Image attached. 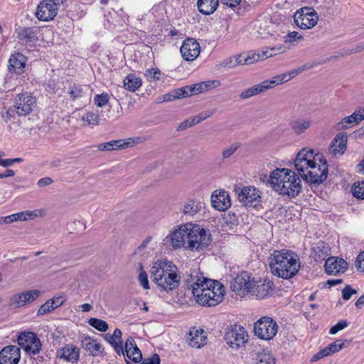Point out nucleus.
Returning a JSON list of instances; mask_svg holds the SVG:
<instances>
[{"label": "nucleus", "mask_w": 364, "mask_h": 364, "mask_svg": "<svg viewBox=\"0 0 364 364\" xmlns=\"http://www.w3.org/2000/svg\"><path fill=\"white\" fill-rule=\"evenodd\" d=\"M186 284L192 289V294L200 305L215 306L223 299V285L216 280L205 277L198 269L191 270Z\"/></svg>", "instance_id": "obj_1"}, {"label": "nucleus", "mask_w": 364, "mask_h": 364, "mask_svg": "<svg viewBox=\"0 0 364 364\" xmlns=\"http://www.w3.org/2000/svg\"><path fill=\"white\" fill-rule=\"evenodd\" d=\"M294 165L301 178L309 183L320 184L328 177V168L323 155L314 150L301 149L297 154Z\"/></svg>", "instance_id": "obj_2"}, {"label": "nucleus", "mask_w": 364, "mask_h": 364, "mask_svg": "<svg viewBox=\"0 0 364 364\" xmlns=\"http://www.w3.org/2000/svg\"><path fill=\"white\" fill-rule=\"evenodd\" d=\"M272 273L285 279L294 277L301 268L298 255L288 250H274L269 258Z\"/></svg>", "instance_id": "obj_3"}, {"label": "nucleus", "mask_w": 364, "mask_h": 364, "mask_svg": "<svg viewBox=\"0 0 364 364\" xmlns=\"http://www.w3.org/2000/svg\"><path fill=\"white\" fill-rule=\"evenodd\" d=\"M268 181L274 191L289 198L297 196L302 189L300 178L288 168L274 169Z\"/></svg>", "instance_id": "obj_4"}, {"label": "nucleus", "mask_w": 364, "mask_h": 364, "mask_svg": "<svg viewBox=\"0 0 364 364\" xmlns=\"http://www.w3.org/2000/svg\"><path fill=\"white\" fill-rule=\"evenodd\" d=\"M176 269L173 262L158 260L151 268V278L163 290L173 291L178 287L181 282V277L176 272Z\"/></svg>", "instance_id": "obj_5"}, {"label": "nucleus", "mask_w": 364, "mask_h": 364, "mask_svg": "<svg viewBox=\"0 0 364 364\" xmlns=\"http://www.w3.org/2000/svg\"><path fill=\"white\" fill-rule=\"evenodd\" d=\"M311 68H312V65L305 64L303 66L291 70L288 73L274 76L272 80H264L262 82L255 85L254 86L242 92L240 95V98L241 100L250 98L252 96L269 90L276 85H282L289 81L303 71L310 69Z\"/></svg>", "instance_id": "obj_6"}, {"label": "nucleus", "mask_w": 364, "mask_h": 364, "mask_svg": "<svg viewBox=\"0 0 364 364\" xmlns=\"http://www.w3.org/2000/svg\"><path fill=\"white\" fill-rule=\"evenodd\" d=\"M187 245L185 249L191 251H200L206 248L211 242L212 238L208 230L199 225L188 223Z\"/></svg>", "instance_id": "obj_7"}, {"label": "nucleus", "mask_w": 364, "mask_h": 364, "mask_svg": "<svg viewBox=\"0 0 364 364\" xmlns=\"http://www.w3.org/2000/svg\"><path fill=\"white\" fill-rule=\"evenodd\" d=\"M248 337L247 332L243 326L235 324L228 328L224 339L231 348L237 350L247 343Z\"/></svg>", "instance_id": "obj_8"}, {"label": "nucleus", "mask_w": 364, "mask_h": 364, "mask_svg": "<svg viewBox=\"0 0 364 364\" xmlns=\"http://www.w3.org/2000/svg\"><path fill=\"white\" fill-rule=\"evenodd\" d=\"M279 326L271 317L263 316L255 323L254 331L260 339L271 340L277 334Z\"/></svg>", "instance_id": "obj_9"}, {"label": "nucleus", "mask_w": 364, "mask_h": 364, "mask_svg": "<svg viewBox=\"0 0 364 364\" xmlns=\"http://www.w3.org/2000/svg\"><path fill=\"white\" fill-rule=\"evenodd\" d=\"M255 287V282L250 279V276L247 272H242L237 274L230 285L231 289L240 296L252 293V289Z\"/></svg>", "instance_id": "obj_10"}, {"label": "nucleus", "mask_w": 364, "mask_h": 364, "mask_svg": "<svg viewBox=\"0 0 364 364\" xmlns=\"http://www.w3.org/2000/svg\"><path fill=\"white\" fill-rule=\"evenodd\" d=\"M18 345L29 355H36L41 349V343L36 334L33 332L21 333L18 337Z\"/></svg>", "instance_id": "obj_11"}, {"label": "nucleus", "mask_w": 364, "mask_h": 364, "mask_svg": "<svg viewBox=\"0 0 364 364\" xmlns=\"http://www.w3.org/2000/svg\"><path fill=\"white\" fill-rule=\"evenodd\" d=\"M36 98L28 92L18 94L15 100L14 109L18 116L25 117L32 112Z\"/></svg>", "instance_id": "obj_12"}, {"label": "nucleus", "mask_w": 364, "mask_h": 364, "mask_svg": "<svg viewBox=\"0 0 364 364\" xmlns=\"http://www.w3.org/2000/svg\"><path fill=\"white\" fill-rule=\"evenodd\" d=\"M294 22L301 29H309L315 26L318 17L316 12L311 9H307L306 12L302 9L296 11L294 16Z\"/></svg>", "instance_id": "obj_13"}, {"label": "nucleus", "mask_w": 364, "mask_h": 364, "mask_svg": "<svg viewBox=\"0 0 364 364\" xmlns=\"http://www.w3.org/2000/svg\"><path fill=\"white\" fill-rule=\"evenodd\" d=\"M188 223L181 225L177 229H175L168 236L167 240L174 249L181 248L187 245V233H188Z\"/></svg>", "instance_id": "obj_14"}, {"label": "nucleus", "mask_w": 364, "mask_h": 364, "mask_svg": "<svg viewBox=\"0 0 364 364\" xmlns=\"http://www.w3.org/2000/svg\"><path fill=\"white\" fill-rule=\"evenodd\" d=\"M180 51L185 60L193 61L199 55L200 47L195 39L187 38L181 45Z\"/></svg>", "instance_id": "obj_15"}, {"label": "nucleus", "mask_w": 364, "mask_h": 364, "mask_svg": "<svg viewBox=\"0 0 364 364\" xmlns=\"http://www.w3.org/2000/svg\"><path fill=\"white\" fill-rule=\"evenodd\" d=\"M58 14V9L47 0L41 1L37 6L36 17L41 21L53 20Z\"/></svg>", "instance_id": "obj_16"}, {"label": "nucleus", "mask_w": 364, "mask_h": 364, "mask_svg": "<svg viewBox=\"0 0 364 364\" xmlns=\"http://www.w3.org/2000/svg\"><path fill=\"white\" fill-rule=\"evenodd\" d=\"M139 137L128 138L125 139L112 140L98 145L100 151H112L116 149H126L140 141Z\"/></svg>", "instance_id": "obj_17"}, {"label": "nucleus", "mask_w": 364, "mask_h": 364, "mask_svg": "<svg viewBox=\"0 0 364 364\" xmlns=\"http://www.w3.org/2000/svg\"><path fill=\"white\" fill-rule=\"evenodd\" d=\"M21 350L16 346H7L0 351V364H18Z\"/></svg>", "instance_id": "obj_18"}, {"label": "nucleus", "mask_w": 364, "mask_h": 364, "mask_svg": "<svg viewBox=\"0 0 364 364\" xmlns=\"http://www.w3.org/2000/svg\"><path fill=\"white\" fill-rule=\"evenodd\" d=\"M348 268V263L343 259L331 257L325 263L326 272L329 275L343 273Z\"/></svg>", "instance_id": "obj_19"}, {"label": "nucleus", "mask_w": 364, "mask_h": 364, "mask_svg": "<svg viewBox=\"0 0 364 364\" xmlns=\"http://www.w3.org/2000/svg\"><path fill=\"white\" fill-rule=\"evenodd\" d=\"M211 203L220 211L226 210L231 205L228 193L225 191H215L211 196Z\"/></svg>", "instance_id": "obj_20"}, {"label": "nucleus", "mask_w": 364, "mask_h": 364, "mask_svg": "<svg viewBox=\"0 0 364 364\" xmlns=\"http://www.w3.org/2000/svg\"><path fill=\"white\" fill-rule=\"evenodd\" d=\"M57 357L73 363H76L80 358V349L73 344H67L59 348L56 353Z\"/></svg>", "instance_id": "obj_21"}, {"label": "nucleus", "mask_w": 364, "mask_h": 364, "mask_svg": "<svg viewBox=\"0 0 364 364\" xmlns=\"http://www.w3.org/2000/svg\"><path fill=\"white\" fill-rule=\"evenodd\" d=\"M238 198L239 200L245 206L250 207L252 206L254 202L260 198L259 191L255 187L246 186L238 193Z\"/></svg>", "instance_id": "obj_22"}, {"label": "nucleus", "mask_w": 364, "mask_h": 364, "mask_svg": "<svg viewBox=\"0 0 364 364\" xmlns=\"http://www.w3.org/2000/svg\"><path fill=\"white\" fill-rule=\"evenodd\" d=\"M347 134L341 132L338 134L333 139L329 147V152L333 156L343 154L346 150Z\"/></svg>", "instance_id": "obj_23"}, {"label": "nucleus", "mask_w": 364, "mask_h": 364, "mask_svg": "<svg viewBox=\"0 0 364 364\" xmlns=\"http://www.w3.org/2000/svg\"><path fill=\"white\" fill-rule=\"evenodd\" d=\"M207 337L205 333L202 329H198L196 327L190 330L188 337L187 338L189 345L191 347L199 348L203 346L206 343Z\"/></svg>", "instance_id": "obj_24"}, {"label": "nucleus", "mask_w": 364, "mask_h": 364, "mask_svg": "<svg viewBox=\"0 0 364 364\" xmlns=\"http://www.w3.org/2000/svg\"><path fill=\"white\" fill-rule=\"evenodd\" d=\"M125 356L134 363H139L142 360V354L139 348L136 346L134 340L129 337L127 339L125 344Z\"/></svg>", "instance_id": "obj_25"}, {"label": "nucleus", "mask_w": 364, "mask_h": 364, "mask_svg": "<svg viewBox=\"0 0 364 364\" xmlns=\"http://www.w3.org/2000/svg\"><path fill=\"white\" fill-rule=\"evenodd\" d=\"M9 62V70L10 73L14 72L16 74L20 75L23 72L26 60L22 54L16 53L11 55Z\"/></svg>", "instance_id": "obj_26"}, {"label": "nucleus", "mask_w": 364, "mask_h": 364, "mask_svg": "<svg viewBox=\"0 0 364 364\" xmlns=\"http://www.w3.org/2000/svg\"><path fill=\"white\" fill-rule=\"evenodd\" d=\"M218 0H198L197 6L199 11L205 15L212 14L218 8Z\"/></svg>", "instance_id": "obj_27"}, {"label": "nucleus", "mask_w": 364, "mask_h": 364, "mask_svg": "<svg viewBox=\"0 0 364 364\" xmlns=\"http://www.w3.org/2000/svg\"><path fill=\"white\" fill-rule=\"evenodd\" d=\"M312 124L309 119H296L290 123V126L294 132L296 134H301L308 129Z\"/></svg>", "instance_id": "obj_28"}, {"label": "nucleus", "mask_w": 364, "mask_h": 364, "mask_svg": "<svg viewBox=\"0 0 364 364\" xmlns=\"http://www.w3.org/2000/svg\"><path fill=\"white\" fill-rule=\"evenodd\" d=\"M17 36L20 40H25L26 42H33L38 39L37 29L31 27L19 28L17 31Z\"/></svg>", "instance_id": "obj_29"}, {"label": "nucleus", "mask_w": 364, "mask_h": 364, "mask_svg": "<svg viewBox=\"0 0 364 364\" xmlns=\"http://www.w3.org/2000/svg\"><path fill=\"white\" fill-rule=\"evenodd\" d=\"M82 345L86 351L94 356L99 355L101 352V345L96 340L91 339L90 338L84 339L82 341Z\"/></svg>", "instance_id": "obj_30"}, {"label": "nucleus", "mask_w": 364, "mask_h": 364, "mask_svg": "<svg viewBox=\"0 0 364 364\" xmlns=\"http://www.w3.org/2000/svg\"><path fill=\"white\" fill-rule=\"evenodd\" d=\"M141 85V80L140 77H136L134 74H129L124 80V87L131 91L135 92Z\"/></svg>", "instance_id": "obj_31"}, {"label": "nucleus", "mask_w": 364, "mask_h": 364, "mask_svg": "<svg viewBox=\"0 0 364 364\" xmlns=\"http://www.w3.org/2000/svg\"><path fill=\"white\" fill-rule=\"evenodd\" d=\"M272 291V287L269 282L257 284L252 289V293L256 296L257 299H264L268 296Z\"/></svg>", "instance_id": "obj_32"}, {"label": "nucleus", "mask_w": 364, "mask_h": 364, "mask_svg": "<svg viewBox=\"0 0 364 364\" xmlns=\"http://www.w3.org/2000/svg\"><path fill=\"white\" fill-rule=\"evenodd\" d=\"M255 360V364H275L276 363L274 356L264 350L257 355Z\"/></svg>", "instance_id": "obj_33"}, {"label": "nucleus", "mask_w": 364, "mask_h": 364, "mask_svg": "<svg viewBox=\"0 0 364 364\" xmlns=\"http://www.w3.org/2000/svg\"><path fill=\"white\" fill-rule=\"evenodd\" d=\"M259 61L258 55L256 53H249L247 55H240L238 56H235V62H237V65H250L254 63L255 62Z\"/></svg>", "instance_id": "obj_34"}, {"label": "nucleus", "mask_w": 364, "mask_h": 364, "mask_svg": "<svg viewBox=\"0 0 364 364\" xmlns=\"http://www.w3.org/2000/svg\"><path fill=\"white\" fill-rule=\"evenodd\" d=\"M199 203L195 200H189L183 205V213L185 215H193L199 211Z\"/></svg>", "instance_id": "obj_35"}, {"label": "nucleus", "mask_w": 364, "mask_h": 364, "mask_svg": "<svg viewBox=\"0 0 364 364\" xmlns=\"http://www.w3.org/2000/svg\"><path fill=\"white\" fill-rule=\"evenodd\" d=\"M351 343V341L350 340H337L335 342L330 343L328 346L330 349H331L332 354L338 352L343 348H348Z\"/></svg>", "instance_id": "obj_36"}, {"label": "nucleus", "mask_w": 364, "mask_h": 364, "mask_svg": "<svg viewBox=\"0 0 364 364\" xmlns=\"http://www.w3.org/2000/svg\"><path fill=\"white\" fill-rule=\"evenodd\" d=\"M88 323L101 332H105L108 329L107 323L102 319L91 318L89 319Z\"/></svg>", "instance_id": "obj_37"}, {"label": "nucleus", "mask_w": 364, "mask_h": 364, "mask_svg": "<svg viewBox=\"0 0 364 364\" xmlns=\"http://www.w3.org/2000/svg\"><path fill=\"white\" fill-rule=\"evenodd\" d=\"M356 125L354 123V121L351 118V116H347L342 119L339 122H338L336 125V128L337 130H346L353 126Z\"/></svg>", "instance_id": "obj_38"}, {"label": "nucleus", "mask_w": 364, "mask_h": 364, "mask_svg": "<svg viewBox=\"0 0 364 364\" xmlns=\"http://www.w3.org/2000/svg\"><path fill=\"white\" fill-rule=\"evenodd\" d=\"M37 214L34 211H23L12 214L13 221H25L28 218L36 217Z\"/></svg>", "instance_id": "obj_39"}, {"label": "nucleus", "mask_w": 364, "mask_h": 364, "mask_svg": "<svg viewBox=\"0 0 364 364\" xmlns=\"http://www.w3.org/2000/svg\"><path fill=\"white\" fill-rule=\"evenodd\" d=\"M352 191L355 198L364 199V181L354 183Z\"/></svg>", "instance_id": "obj_40"}, {"label": "nucleus", "mask_w": 364, "mask_h": 364, "mask_svg": "<svg viewBox=\"0 0 364 364\" xmlns=\"http://www.w3.org/2000/svg\"><path fill=\"white\" fill-rule=\"evenodd\" d=\"M22 296H23V294H21V293L16 294L13 295L9 299V306L12 309H16V308H19V307L24 306Z\"/></svg>", "instance_id": "obj_41"}, {"label": "nucleus", "mask_w": 364, "mask_h": 364, "mask_svg": "<svg viewBox=\"0 0 364 364\" xmlns=\"http://www.w3.org/2000/svg\"><path fill=\"white\" fill-rule=\"evenodd\" d=\"M82 120L89 125H98L100 124V116L97 113L87 112L82 117Z\"/></svg>", "instance_id": "obj_42"}, {"label": "nucleus", "mask_w": 364, "mask_h": 364, "mask_svg": "<svg viewBox=\"0 0 364 364\" xmlns=\"http://www.w3.org/2000/svg\"><path fill=\"white\" fill-rule=\"evenodd\" d=\"M122 331L119 328H116L112 335L107 334L106 338L110 344L122 343Z\"/></svg>", "instance_id": "obj_43"}, {"label": "nucleus", "mask_w": 364, "mask_h": 364, "mask_svg": "<svg viewBox=\"0 0 364 364\" xmlns=\"http://www.w3.org/2000/svg\"><path fill=\"white\" fill-rule=\"evenodd\" d=\"M213 114V112L208 110L205 112H200L199 114L191 117V121H193V124L196 125L200 122L210 117Z\"/></svg>", "instance_id": "obj_44"}, {"label": "nucleus", "mask_w": 364, "mask_h": 364, "mask_svg": "<svg viewBox=\"0 0 364 364\" xmlns=\"http://www.w3.org/2000/svg\"><path fill=\"white\" fill-rule=\"evenodd\" d=\"M240 147L239 143H233L229 147L225 149L222 152L223 159H227L230 158Z\"/></svg>", "instance_id": "obj_45"}, {"label": "nucleus", "mask_w": 364, "mask_h": 364, "mask_svg": "<svg viewBox=\"0 0 364 364\" xmlns=\"http://www.w3.org/2000/svg\"><path fill=\"white\" fill-rule=\"evenodd\" d=\"M109 97L107 93H102L101 95H97L94 98V101L97 107H102L109 102Z\"/></svg>", "instance_id": "obj_46"}, {"label": "nucleus", "mask_w": 364, "mask_h": 364, "mask_svg": "<svg viewBox=\"0 0 364 364\" xmlns=\"http://www.w3.org/2000/svg\"><path fill=\"white\" fill-rule=\"evenodd\" d=\"M171 92L175 100L186 97L190 95L188 86L175 89Z\"/></svg>", "instance_id": "obj_47"}, {"label": "nucleus", "mask_w": 364, "mask_h": 364, "mask_svg": "<svg viewBox=\"0 0 364 364\" xmlns=\"http://www.w3.org/2000/svg\"><path fill=\"white\" fill-rule=\"evenodd\" d=\"M145 76L149 81L159 80L161 77V71L158 68L149 69L145 73Z\"/></svg>", "instance_id": "obj_48"}, {"label": "nucleus", "mask_w": 364, "mask_h": 364, "mask_svg": "<svg viewBox=\"0 0 364 364\" xmlns=\"http://www.w3.org/2000/svg\"><path fill=\"white\" fill-rule=\"evenodd\" d=\"M140 269L141 271L140 272V273L138 276L139 282L144 289H149V284L147 274L146 273L145 271L143 270L142 265H140Z\"/></svg>", "instance_id": "obj_49"}, {"label": "nucleus", "mask_w": 364, "mask_h": 364, "mask_svg": "<svg viewBox=\"0 0 364 364\" xmlns=\"http://www.w3.org/2000/svg\"><path fill=\"white\" fill-rule=\"evenodd\" d=\"M348 325V323L346 320H341L338 321L335 326H332L330 328L329 333L331 334H336L338 331L343 330V328H346Z\"/></svg>", "instance_id": "obj_50"}, {"label": "nucleus", "mask_w": 364, "mask_h": 364, "mask_svg": "<svg viewBox=\"0 0 364 364\" xmlns=\"http://www.w3.org/2000/svg\"><path fill=\"white\" fill-rule=\"evenodd\" d=\"M331 349H330L329 346H326V348L321 350L319 352H318L316 354H315L313 356L312 361H316L318 360L321 358H323L326 356L331 355Z\"/></svg>", "instance_id": "obj_51"}, {"label": "nucleus", "mask_w": 364, "mask_h": 364, "mask_svg": "<svg viewBox=\"0 0 364 364\" xmlns=\"http://www.w3.org/2000/svg\"><path fill=\"white\" fill-rule=\"evenodd\" d=\"M53 310H54L53 306H52L48 300L45 304H42L39 307V309L37 311V314H38V316L44 315L47 313H49V312L53 311Z\"/></svg>", "instance_id": "obj_52"}, {"label": "nucleus", "mask_w": 364, "mask_h": 364, "mask_svg": "<svg viewBox=\"0 0 364 364\" xmlns=\"http://www.w3.org/2000/svg\"><path fill=\"white\" fill-rule=\"evenodd\" d=\"M203 86H205V85H203L202 82L188 86L190 95H196L204 92Z\"/></svg>", "instance_id": "obj_53"}, {"label": "nucleus", "mask_w": 364, "mask_h": 364, "mask_svg": "<svg viewBox=\"0 0 364 364\" xmlns=\"http://www.w3.org/2000/svg\"><path fill=\"white\" fill-rule=\"evenodd\" d=\"M82 92H83L82 87L80 86L74 85L70 87L69 94L70 95V97L73 98V100H75L76 99L82 97Z\"/></svg>", "instance_id": "obj_54"}, {"label": "nucleus", "mask_w": 364, "mask_h": 364, "mask_svg": "<svg viewBox=\"0 0 364 364\" xmlns=\"http://www.w3.org/2000/svg\"><path fill=\"white\" fill-rule=\"evenodd\" d=\"M357 293L355 289H353L350 286L347 285L342 291V297L344 300H348L350 299L353 294Z\"/></svg>", "instance_id": "obj_55"}, {"label": "nucleus", "mask_w": 364, "mask_h": 364, "mask_svg": "<svg viewBox=\"0 0 364 364\" xmlns=\"http://www.w3.org/2000/svg\"><path fill=\"white\" fill-rule=\"evenodd\" d=\"M274 50V48H270L269 50H267L266 51H262L261 53H257L259 57V60H264L269 57L276 55Z\"/></svg>", "instance_id": "obj_56"}, {"label": "nucleus", "mask_w": 364, "mask_h": 364, "mask_svg": "<svg viewBox=\"0 0 364 364\" xmlns=\"http://www.w3.org/2000/svg\"><path fill=\"white\" fill-rule=\"evenodd\" d=\"M141 364H160V357L158 354H154L152 357L141 360Z\"/></svg>", "instance_id": "obj_57"}, {"label": "nucleus", "mask_w": 364, "mask_h": 364, "mask_svg": "<svg viewBox=\"0 0 364 364\" xmlns=\"http://www.w3.org/2000/svg\"><path fill=\"white\" fill-rule=\"evenodd\" d=\"M235 56L225 59L222 61L221 65L223 67H227L229 68H235L237 65V62H235Z\"/></svg>", "instance_id": "obj_58"}, {"label": "nucleus", "mask_w": 364, "mask_h": 364, "mask_svg": "<svg viewBox=\"0 0 364 364\" xmlns=\"http://www.w3.org/2000/svg\"><path fill=\"white\" fill-rule=\"evenodd\" d=\"M350 116L355 124H358L364 119V113L360 110L355 111Z\"/></svg>", "instance_id": "obj_59"}, {"label": "nucleus", "mask_w": 364, "mask_h": 364, "mask_svg": "<svg viewBox=\"0 0 364 364\" xmlns=\"http://www.w3.org/2000/svg\"><path fill=\"white\" fill-rule=\"evenodd\" d=\"M241 1L242 0H218V2L234 9L240 4Z\"/></svg>", "instance_id": "obj_60"}, {"label": "nucleus", "mask_w": 364, "mask_h": 364, "mask_svg": "<svg viewBox=\"0 0 364 364\" xmlns=\"http://www.w3.org/2000/svg\"><path fill=\"white\" fill-rule=\"evenodd\" d=\"M26 293L30 302L35 301L41 295V291L37 289L26 291Z\"/></svg>", "instance_id": "obj_61"}, {"label": "nucleus", "mask_w": 364, "mask_h": 364, "mask_svg": "<svg viewBox=\"0 0 364 364\" xmlns=\"http://www.w3.org/2000/svg\"><path fill=\"white\" fill-rule=\"evenodd\" d=\"M355 266L357 269L364 272V252L359 254L355 260Z\"/></svg>", "instance_id": "obj_62"}, {"label": "nucleus", "mask_w": 364, "mask_h": 364, "mask_svg": "<svg viewBox=\"0 0 364 364\" xmlns=\"http://www.w3.org/2000/svg\"><path fill=\"white\" fill-rule=\"evenodd\" d=\"M302 38V36L300 35L298 32L296 31H293V32H291L289 33L287 36H286V40L285 41L286 42H294L297 39H301Z\"/></svg>", "instance_id": "obj_63"}, {"label": "nucleus", "mask_w": 364, "mask_h": 364, "mask_svg": "<svg viewBox=\"0 0 364 364\" xmlns=\"http://www.w3.org/2000/svg\"><path fill=\"white\" fill-rule=\"evenodd\" d=\"M193 126V121H191V117L183 121L178 127L177 131H183L187 128L191 127Z\"/></svg>", "instance_id": "obj_64"}]
</instances>
